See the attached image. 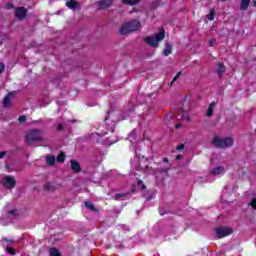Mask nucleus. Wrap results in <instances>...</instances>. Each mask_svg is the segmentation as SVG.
Listing matches in <instances>:
<instances>
[{"label":"nucleus","mask_w":256,"mask_h":256,"mask_svg":"<svg viewBox=\"0 0 256 256\" xmlns=\"http://www.w3.org/2000/svg\"><path fill=\"white\" fill-rule=\"evenodd\" d=\"M141 28V22L138 20H131L122 24L119 30L120 35H129L131 33H135V31H139Z\"/></svg>","instance_id":"obj_1"},{"label":"nucleus","mask_w":256,"mask_h":256,"mask_svg":"<svg viewBox=\"0 0 256 256\" xmlns=\"http://www.w3.org/2000/svg\"><path fill=\"white\" fill-rule=\"evenodd\" d=\"M165 39V30H161L159 33L144 38V42L150 47H159V43Z\"/></svg>","instance_id":"obj_2"},{"label":"nucleus","mask_w":256,"mask_h":256,"mask_svg":"<svg viewBox=\"0 0 256 256\" xmlns=\"http://www.w3.org/2000/svg\"><path fill=\"white\" fill-rule=\"evenodd\" d=\"M212 143L218 149H227V147H233V143H235V141L231 137H226L223 139L219 136H215Z\"/></svg>","instance_id":"obj_3"},{"label":"nucleus","mask_w":256,"mask_h":256,"mask_svg":"<svg viewBox=\"0 0 256 256\" xmlns=\"http://www.w3.org/2000/svg\"><path fill=\"white\" fill-rule=\"evenodd\" d=\"M26 143L28 145H33V143H37L38 141H43V136H41V130H30L26 135Z\"/></svg>","instance_id":"obj_4"},{"label":"nucleus","mask_w":256,"mask_h":256,"mask_svg":"<svg viewBox=\"0 0 256 256\" xmlns=\"http://www.w3.org/2000/svg\"><path fill=\"white\" fill-rule=\"evenodd\" d=\"M217 239H223L233 233V230L229 227H218L215 229Z\"/></svg>","instance_id":"obj_5"},{"label":"nucleus","mask_w":256,"mask_h":256,"mask_svg":"<svg viewBox=\"0 0 256 256\" xmlns=\"http://www.w3.org/2000/svg\"><path fill=\"white\" fill-rule=\"evenodd\" d=\"M2 185H4L5 189H15V185H17V180L13 176H6L1 180Z\"/></svg>","instance_id":"obj_6"},{"label":"nucleus","mask_w":256,"mask_h":256,"mask_svg":"<svg viewBox=\"0 0 256 256\" xmlns=\"http://www.w3.org/2000/svg\"><path fill=\"white\" fill-rule=\"evenodd\" d=\"M28 10L27 8L21 6L15 9V17L18 19V21H23V19H26Z\"/></svg>","instance_id":"obj_7"},{"label":"nucleus","mask_w":256,"mask_h":256,"mask_svg":"<svg viewBox=\"0 0 256 256\" xmlns=\"http://www.w3.org/2000/svg\"><path fill=\"white\" fill-rule=\"evenodd\" d=\"M15 91L9 92L3 99L2 105L4 108L10 107L11 101L15 99Z\"/></svg>","instance_id":"obj_8"},{"label":"nucleus","mask_w":256,"mask_h":256,"mask_svg":"<svg viewBox=\"0 0 256 256\" xmlns=\"http://www.w3.org/2000/svg\"><path fill=\"white\" fill-rule=\"evenodd\" d=\"M115 0H99L98 1V9L105 10L109 9L113 5Z\"/></svg>","instance_id":"obj_9"},{"label":"nucleus","mask_w":256,"mask_h":256,"mask_svg":"<svg viewBox=\"0 0 256 256\" xmlns=\"http://www.w3.org/2000/svg\"><path fill=\"white\" fill-rule=\"evenodd\" d=\"M61 187V185L57 184H53L51 182H47L45 185H44V191H49L50 193H53L55 191H57V189H59Z\"/></svg>","instance_id":"obj_10"},{"label":"nucleus","mask_w":256,"mask_h":256,"mask_svg":"<svg viewBox=\"0 0 256 256\" xmlns=\"http://www.w3.org/2000/svg\"><path fill=\"white\" fill-rule=\"evenodd\" d=\"M70 165H71V169H72V171H74V173H81V171H82L81 165L79 164V162H77V160H71Z\"/></svg>","instance_id":"obj_11"},{"label":"nucleus","mask_w":256,"mask_h":256,"mask_svg":"<svg viewBox=\"0 0 256 256\" xmlns=\"http://www.w3.org/2000/svg\"><path fill=\"white\" fill-rule=\"evenodd\" d=\"M172 51H173V46L171 45V43L166 42L165 48L163 50L164 57H169V55H171Z\"/></svg>","instance_id":"obj_12"},{"label":"nucleus","mask_w":256,"mask_h":256,"mask_svg":"<svg viewBox=\"0 0 256 256\" xmlns=\"http://www.w3.org/2000/svg\"><path fill=\"white\" fill-rule=\"evenodd\" d=\"M66 7H68V9H71L72 11H76L77 7H79V2H77L76 0H70L66 2Z\"/></svg>","instance_id":"obj_13"},{"label":"nucleus","mask_w":256,"mask_h":256,"mask_svg":"<svg viewBox=\"0 0 256 256\" xmlns=\"http://www.w3.org/2000/svg\"><path fill=\"white\" fill-rule=\"evenodd\" d=\"M250 3H251V0H241L240 10L241 11H247L249 9Z\"/></svg>","instance_id":"obj_14"},{"label":"nucleus","mask_w":256,"mask_h":256,"mask_svg":"<svg viewBox=\"0 0 256 256\" xmlns=\"http://www.w3.org/2000/svg\"><path fill=\"white\" fill-rule=\"evenodd\" d=\"M215 105H217V103L212 102L209 104L207 112H206V117H213V111L215 109Z\"/></svg>","instance_id":"obj_15"},{"label":"nucleus","mask_w":256,"mask_h":256,"mask_svg":"<svg viewBox=\"0 0 256 256\" xmlns=\"http://www.w3.org/2000/svg\"><path fill=\"white\" fill-rule=\"evenodd\" d=\"M55 161H56L55 156L53 155L46 156V165H48V167H53V165H55Z\"/></svg>","instance_id":"obj_16"},{"label":"nucleus","mask_w":256,"mask_h":256,"mask_svg":"<svg viewBox=\"0 0 256 256\" xmlns=\"http://www.w3.org/2000/svg\"><path fill=\"white\" fill-rule=\"evenodd\" d=\"M131 195V192H126V193H117L115 194V200L116 201H124V199L128 196Z\"/></svg>","instance_id":"obj_17"},{"label":"nucleus","mask_w":256,"mask_h":256,"mask_svg":"<svg viewBox=\"0 0 256 256\" xmlns=\"http://www.w3.org/2000/svg\"><path fill=\"white\" fill-rule=\"evenodd\" d=\"M124 5H130L133 7L134 5H139L141 3V0H121Z\"/></svg>","instance_id":"obj_18"},{"label":"nucleus","mask_w":256,"mask_h":256,"mask_svg":"<svg viewBox=\"0 0 256 256\" xmlns=\"http://www.w3.org/2000/svg\"><path fill=\"white\" fill-rule=\"evenodd\" d=\"M223 171H225V167H223V166H218V167L214 168V169L211 171V175H221V173H223Z\"/></svg>","instance_id":"obj_19"},{"label":"nucleus","mask_w":256,"mask_h":256,"mask_svg":"<svg viewBox=\"0 0 256 256\" xmlns=\"http://www.w3.org/2000/svg\"><path fill=\"white\" fill-rule=\"evenodd\" d=\"M84 205L86 208L89 209V211H94V213H97V211H99L97 208H95V205L91 202H84Z\"/></svg>","instance_id":"obj_20"},{"label":"nucleus","mask_w":256,"mask_h":256,"mask_svg":"<svg viewBox=\"0 0 256 256\" xmlns=\"http://www.w3.org/2000/svg\"><path fill=\"white\" fill-rule=\"evenodd\" d=\"M216 73H218V75H223V73H225V65L218 63Z\"/></svg>","instance_id":"obj_21"},{"label":"nucleus","mask_w":256,"mask_h":256,"mask_svg":"<svg viewBox=\"0 0 256 256\" xmlns=\"http://www.w3.org/2000/svg\"><path fill=\"white\" fill-rule=\"evenodd\" d=\"M49 255L50 256H61V252L55 247H52L49 249Z\"/></svg>","instance_id":"obj_22"},{"label":"nucleus","mask_w":256,"mask_h":256,"mask_svg":"<svg viewBox=\"0 0 256 256\" xmlns=\"http://www.w3.org/2000/svg\"><path fill=\"white\" fill-rule=\"evenodd\" d=\"M57 163H65V154L64 152H61L57 158H56Z\"/></svg>","instance_id":"obj_23"},{"label":"nucleus","mask_w":256,"mask_h":256,"mask_svg":"<svg viewBox=\"0 0 256 256\" xmlns=\"http://www.w3.org/2000/svg\"><path fill=\"white\" fill-rule=\"evenodd\" d=\"M138 187H140L142 191H145V189H147V186L145 185V183H143V180H138Z\"/></svg>","instance_id":"obj_24"},{"label":"nucleus","mask_w":256,"mask_h":256,"mask_svg":"<svg viewBox=\"0 0 256 256\" xmlns=\"http://www.w3.org/2000/svg\"><path fill=\"white\" fill-rule=\"evenodd\" d=\"M7 253H9L10 255H15V249H13V247H7L6 248Z\"/></svg>","instance_id":"obj_25"},{"label":"nucleus","mask_w":256,"mask_h":256,"mask_svg":"<svg viewBox=\"0 0 256 256\" xmlns=\"http://www.w3.org/2000/svg\"><path fill=\"white\" fill-rule=\"evenodd\" d=\"M18 121L19 123H25V121H27V117L22 115L18 118Z\"/></svg>","instance_id":"obj_26"},{"label":"nucleus","mask_w":256,"mask_h":256,"mask_svg":"<svg viewBox=\"0 0 256 256\" xmlns=\"http://www.w3.org/2000/svg\"><path fill=\"white\" fill-rule=\"evenodd\" d=\"M207 19H208V21H213V19H215V14L209 13V14L207 15Z\"/></svg>","instance_id":"obj_27"},{"label":"nucleus","mask_w":256,"mask_h":256,"mask_svg":"<svg viewBox=\"0 0 256 256\" xmlns=\"http://www.w3.org/2000/svg\"><path fill=\"white\" fill-rule=\"evenodd\" d=\"M185 149V144H180L176 147V151H183Z\"/></svg>","instance_id":"obj_28"},{"label":"nucleus","mask_w":256,"mask_h":256,"mask_svg":"<svg viewBox=\"0 0 256 256\" xmlns=\"http://www.w3.org/2000/svg\"><path fill=\"white\" fill-rule=\"evenodd\" d=\"M8 215H13L14 217H17V210L14 209V210L8 211Z\"/></svg>","instance_id":"obj_29"},{"label":"nucleus","mask_w":256,"mask_h":256,"mask_svg":"<svg viewBox=\"0 0 256 256\" xmlns=\"http://www.w3.org/2000/svg\"><path fill=\"white\" fill-rule=\"evenodd\" d=\"M143 197L146 199V201H151L153 199V195L144 194Z\"/></svg>","instance_id":"obj_30"},{"label":"nucleus","mask_w":256,"mask_h":256,"mask_svg":"<svg viewBox=\"0 0 256 256\" xmlns=\"http://www.w3.org/2000/svg\"><path fill=\"white\" fill-rule=\"evenodd\" d=\"M3 71H5V64L0 63V75H2Z\"/></svg>","instance_id":"obj_31"},{"label":"nucleus","mask_w":256,"mask_h":256,"mask_svg":"<svg viewBox=\"0 0 256 256\" xmlns=\"http://www.w3.org/2000/svg\"><path fill=\"white\" fill-rule=\"evenodd\" d=\"M250 205H251V207H253V209L256 210V198L252 199Z\"/></svg>","instance_id":"obj_32"},{"label":"nucleus","mask_w":256,"mask_h":256,"mask_svg":"<svg viewBox=\"0 0 256 256\" xmlns=\"http://www.w3.org/2000/svg\"><path fill=\"white\" fill-rule=\"evenodd\" d=\"M216 41H217V40H216L215 38L211 39V40L209 41L210 47H213V45H215Z\"/></svg>","instance_id":"obj_33"},{"label":"nucleus","mask_w":256,"mask_h":256,"mask_svg":"<svg viewBox=\"0 0 256 256\" xmlns=\"http://www.w3.org/2000/svg\"><path fill=\"white\" fill-rule=\"evenodd\" d=\"M140 168L142 171H149V169H151L149 165H146L144 168L140 166Z\"/></svg>","instance_id":"obj_34"},{"label":"nucleus","mask_w":256,"mask_h":256,"mask_svg":"<svg viewBox=\"0 0 256 256\" xmlns=\"http://www.w3.org/2000/svg\"><path fill=\"white\" fill-rule=\"evenodd\" d=\"M5 155H7V151L0 152V159H3V157H5Z\"/></svg>","instance_id":"obj_35"},{"label":"nucleus","mask_w":256,"mask_h":256,"mask_svg":"<svg viewBox=\"0 0 256 256\" xmlns=\"http://www.w3.org/2000/svg\"><path fill=\"white\" fill-rule=\"evenodd\" d=\"M57 131H63V124H58Z\"/></svg>","instance_id":"obj_36"},{"label":"nucleus","mask_w":256,"mask_h":256,"mask_svg":"<svg viewBox=\"0 0 256 256\" xmlns=\"http://www.w3.org/2000/svg\"><path fill=\"white\" fill-rule=\"evenodd\" d=\"M111 113H113V110H109L108 112H107V117L105 118V121H107V119H109V115H111Z\"/></svg>","instance_id":"obj_37"},{"label":"nucleus","mask_w":256,"mask_h":256,"mask_svg":"<svg viewBox=\"0 0 256 256\" xmlns=\"http://www.w3.org/2000/svg\"><path fill=\"white\" fill-rule=\"evenodd\" d=\"M2 240L6 241V242H8V243H15L14 240H9V239H7V238H3Z\"/></svg>","instance_id":"obj_38"},{"label":"nucleus","mask_w":256,"mask_h":256,"mask_svg":"<svg viewBox=\"0 0 256 256\" xmlns=\"http://www.w3.org/2000/svg\"><path fill=\"white\" fill-rule=\"evenodd\" d=\"M117 249H123V243L116 244Z\"/></svg>","instance_id":"obj_39"},{"label":"nucleus","mask_w":256,"mask_h":256,"mask_svg":"<svg viewBox=\"0 0 256 256\" xmlns=\"http://www.w3.org/2000/svg\"><path fill=\"white\" fill-rule=\"evenodd\" d=\"M177 79H179V76H175L174 78H173V80H172V82H171V85H173V83H175V81H177Z\"/></svg>","instance_id":"obj_40"},{"label":"nucleus","mask_w":256,"mask_h":256,"mask_svg":"<svg viewBox=\"0 0 256 256\" xmlns=\"http://www.w3.org/2000/svg\"><path fill=\"white\" fill-rule=\"evenodd\" d=\"M181 159H183V155H177V156H176V161H179V160H181Z\"/></svg>","instance_id":"obj_41"},{"label":"nucleus","mask_w":256,"mask_h":256,"mask_svg":"<svg viewBox=\"0 0 256 256\" xmlns=\"http://www.w3.org/2000/svg\"><path fill=\"white\" fill-rule=\"evenodd\" d=\"M182 73H183V72L179 71V72L176 74V76H177L178 78H180L181 75H182Z\"/></svg>","instance_id":"obj_42"},{"label":"nucleus","mask_w":256,"mask_h":256,"mask_svg":"<svg viewBox=\"0 0 256 256\" xmlns=\"http://www.w3.org/2000/svg\"><path fill=\"white\" fill-rule=\"evenodd\" d=\"M163 162L164 163H169V159L168 158H163Z\"/></svg>","instance_id":"obj_43"},{"label":"nucleus","mask_w":256,"mask_h":256,"mask_svg":"<svg viewBox=\"0 0 256 256\" xmlns=\"http://www.w3.org/2000/svg\"><path fill=\"white\" fill-rule=\"evenodd\" d=\"M131 193H135V184L132 185V191Z\"/></svg>","instance_id":"obj_44"},{"label":"nucleus","mask_w":256,"mask_h":256,"mask_svg":"<svg viewBox=\"0 0 256 256\" xmlns=\"http://www.w3.org/2000/svg\"><path fill=\"white\" fill-rule=\"evenodd\" d=\"M252 5H253V7H256V0L252 1Z\"/></svg>","instance_id":"obj_45"},{"label":"nucleus","mask_w":256,"mask_h":256,"mask_svg":"<svg viewBox=\"0 0 256 256\" xmlns=\"http://www.w3.org/2000/svg\"><path fill=\"white\" fill-rule=\"evenodd\" d=\"M8 9H13V4H8Z\"/></svg>","instance_id":"obj_46"},{"label":"nucleus","mask_w":256,"mask_h":256,"mask_svg":"<svg viewBox=\"0 0 256 256\" xmlns=\"http://www.w3.org/2000/svg\"><path fill=\"white\" fill-rule=\"evenodd\" d=\"M159 213H160V215H165V213H166V212H165V211L160 210V211H159Z\"/></svg>","instance_id":"obj_47"},{"label":"nucleus","mask_w":256,"mask_h":256,"mask_svg":"<svg viewBox=\"0 0 256 256\" xmlns=\"http://www.w3.org/2000/svg\"><path fill=\"white\" fill-rule=\"evenodd\" d=\"M181 126H182L181 124H177L176 129H179V127H181Z\"/></svg>","instance_id":"obj_48"},{"label":"nucleus","mask_w":256,"mask_h":256,"mask_svg":"<svg viewBox=\"0 0 256 256\" xmlns=\"http://www.w3.org/2000/svg\"><path fill=\"white\" fill-rule=\"evenodd\" d=\"M37 123H43V120H38Z\"/></svg>","instance_id":"obj_49"},{"label":"nucleus","mask_w":256,"mask_h":256,"mask_svg":"<svg viewBox=\"0 0 256 256\" xmlns=\"http://www.w3.org/2000/svg\"><path fill=\"white\" fill-rule=\"evenodd\" d=\"M221 1H227V0H221Z\"/></svg>","instance_id":"obj_50"}]
</instances>
